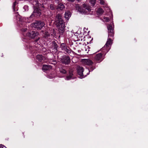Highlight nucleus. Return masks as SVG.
Listing matches in <instances>:
<instances>
[{"instance_id":"f257e3e1","label":"nucleus","mask_w":148,"mask_h":148,"mask_svg":"<svg viewBox=\"0 0 148 148\" xmlns=\"http://www.w3.org/2000/svg\"><path fill=\"white\" fill-rule=\"evenodd\" d=\"M55 21L57 26L59 27V32L62 34L64 32V22L62 19V16L60 14L56 15L55 18Z\"/></svg>"},{"instance_id":"f03ea898","label":"nucleus","mask_w":148,"mask_h":148,"mask_svg":"<svg viewBox=\"0 0 148 148\" xmlns=\"http://www.w3.org/2000/svg\"><path fill=\"white\" fill-rule=\"evenodd\" d=\"M108 30V38L104 47H109L112 44V40L110 37H113L114 36V27L111 24H109L107 26Z\"/></svg>"},{"instance_id":"7ed1b4c3","label":"nucleus","mask_w":148,"mask_h":148,"mask_svg":"<svg viewBox=\"0 0 148 148\" xmlns=\"http://www.w3.org/2000/svg\"><path fill=\"white\" fill-rule=\"evenodd\" d=\"M75 8L76 10L82 14H86L87 11L89 12L91 10L90 6L86 3L83 4L82 6H80L79 4H76Z\"/></svg>"},{"instance_id":"20e7f679","label":"nucleus","mask_w":148,"mask_h":148,"mask_svg":"<svg viewBox=\"0 0 148 148\" xmlns=\"http://www.w3.org/2000/svg\"><path fill=\"white\" fill-rule=\"evenodd\" d=\"M34 11L32 14L30 16L27 18V19H26V21L28 23H30L33 20V17L35 16H39L41 14V10L39 9L38 7L34 6Z\"/></svg>"},{"instance_id":"39448f33","label":"nucleus","mask_w":148,"mask_h":148,"mask_svg":"<svg viewBox=\"0 0 148 148\" xmlns=\"http://www.w3.org/2000/svg\"><path fill=\"white\" fill-rule=\"evenodd\" d=\"M32 27L37 30L41 29L45 25L44 23L42 21H36L35 22L31 24Z\"/></svg>"},{"instance_id":"423d86ee","label":"nucleus","mask_w":148,"mask_h":148,"mask_svg":"<svg viewBox=\"0 0 148 148\" xmlns=\"http://www.w3.org/2000/svg\"><path fill=\"white\" fill-rule=\"evenodd\" d=\"M60 61L62 64L68 65L71 62V59L69 56L64 55L61 58Z\"/></svg>"},{"instance_id":"0eeeda50","label":"nucleus","mask_w":148,"mask_h":148,"mask_svg":"<svg viewBox=\"0 0 148 148\" xmlns=\"http://www.w3.org/2000/svg\"><path fill=\"white\" fill-rule=\"evenodd\" d=\"M103 54L101 53L97 54L94 56V60L98 63H100L103 60Z\"/></svg>"},{"instance_id":"6e6552de","label":"nucleus","mask_w":148,"mask_h":148,"mask_svg":"<svg viewBox=\"0 0 148 148\" xmlns=\"http://www.w3.org/2000/svg\"><path fill=\"white\" fill-rule=\"evenodd\" d=\"M39 34L38 32L37 31H32L28 32L26 34V36L32 38H34L35 36Z\"/></svg>"},{"instance_id":"1a4fd4ad","label":"nucleus","mask_w":148,"mask_h":148,"mask_svg":"<svg viewBox=\"0 0 148 148\" xmlns=\"http://www.w3.org/2000/svg\"><path fill=\"white\" fill-rule=\"evenodd\" d=\"M19 23L21 24V25H23V26L21 30L22 32H25L27 29V27H28V25L27 24H25V22H22L21 19L19 20Z\"/></svg>"},{"instance_id":"9d476101","label":"nucleus","mask_w":148,"mask_h":148,"mask_svg":"<svg viewBox=\"0 0 148 148\" xmlns=\"http://www.w3.org/2000/svg\"><path fill=\"white\" fill-rule=\"evenodd\" d=\"M84 70L83 68L82 67L79 66L77 69V72L78 74L79 75L80 78H82L84 75L83 72Z\"/></svg>"},{"instance_id":"9b49d317","label":"nucleus","mask_w":148,"mask_h":148,"mask_svg":"<svg viewBox=\"0 0 148 148\" xmlns=\"http://www.w3.org/2000/svg\"><path fill=\"white\" fill-rule=\"evenodd\" d=\"M73 70L72 69H70L69 71V75L67 76L65 79L66 80H69L72 78L73 75Z\"/></svg>"},{"instance_id":"f8f14e48","label":"nucleus","mask_w":148,"mask_h":148,"mask_svg":"<svg viewBox=\"0 0 148 148\" xmlns=\"http://www.w3.org/2000/svg\"><path fill=\"white\" fill-rule=\"evenodd\" d=\"M83 62L89 65H92L93 63V62L89 59H84L82 60Z\"/></svg>"},{"instance_id":"ddd939ff","label":"nucleus","mask_w":148,"mask_h":148,"mask_svg":"<svg viewBox=\"0 0 148 148\" xmlns=\"http://www.w3.org/2000/svg\"><path fill=\"white\" fill-rule=\"evenodd\" d=\"M52 69V66L51 65H43L42 67V70L47 71Z\"/></svg>"},{"instance_id":"4468645a","label":"nucleus","mask_w":148,"mask_h":148,"mask_svg":"<svg viewBox=\"0 0 148 148\" xmlns=\"http://www.w3.org/2000/svg\"><path fill=\"white\" fill-rule=\"evenodd\" d=\"M36 58L39 62H41L44 60L45 57L42 55H38L36 56Z\"/></svg>"},{"instance_id":"2eb2a0df","label":"nucleus","mask_w":148,"mask_h":148,"mask_svg":"<svg viewBox=\"0 0 148 148\" xmlns=\"http://www.w3.org/2000/svg\"><path fill=\"white\" fill-rule=\"evenodd\" d=\"M65 8V6L64 4L62 3H59L58 5L57 9L58 10H62L64 9Z\"/></svg>"},{"instance_id":"dca6fc26","label":"nucleus","mask_w":148,"mask_h":148,"mask_svg":"<svg viewBox=\"0 0 148 148\" xmlns=\"http://www.w3.org/2000/svg\"><path fill=\"white\" fill-rule=\"evenodd\" d=\"M30 3L34 6L38 7L39 5L38 4V0H31Z\"/></svg>"},{"instance_id":"f3484780","label":"nucleus","mask_w":148,"mask_h":148,"mask_svg":"<svg viewBox=\"0 0 148 148\" xmlns=\"http://www.w3.org/2000/svg\"><path fill=\"white\" fill-rule=\"evenodd\" d=\"M71 16V13L69 11H67L66 12L64 15V17L65 18L69 19Z\"/></svg>"},{"instance_id":"a211bd4d","label":"nucleus","mask_w":148,"mask_h":148,"mask_svg":"<svg viewBox=\"0 0 148 148\" xmlns=\"http://www.w3.org/2000/svg\"><path fill=\"white\" fill-rule=\"evenodd\" d=\"M59 71L60 73L63 74H66L67 73L66 71L62 68H60Z\"/></svg>"},{"instance_id":"6ab92c4d","label":"nucleus","mask_w":148,"mask_h":148,"mask_svg":"<svg viewBox=\"0 0 148 148\" xmlns=\"http://www.w3.org/2000/svg\"><path fill=\"white\" fill-rule=\"evenodd\" d=\"M104 12V11L103 10L100 8H99L97 10V12L98 14H102Z\"/></svg>"},{"instance_id":"aec40b11","label":"nucleus","mask_w":148,"mask_h":148,"mask_svg":"<svg viewBox=\"0 0 148 148\" xmlns=\"http://www.w3.org/2000/svg\"><path fill=\"white\" fill-rule=\"evenodd\" d=\"M60 48H61L62 50L64 51L67 48L66 45L64 43H62L60 46Z\"/></svg>"},{"instance_id":"412c9836","label":"nucleus","mask_w":148,"mask_h":148,"mask_svg":"<svg viewBox=\"0 0 148 148\" xmlns=\"http://www.w3.org/2000/svg\"><path fill=\"white\" fill-rule=\"evenodd\" d=\"M52 47L54 49H56V51L58 50V46L56 43L55 42H53L52 44Z\"/></svg>"},{"instance_id":"4be33fe9","label":"nucleus","mask_w":148,"mask_h":148,"mask_svg":"<svg viewBox=\"0 0 148 148\" xmlns=\"http://www.w3.org/2000/svg\"><path fill=\"white\" fill-rule=\"evenodd\" d=\"M66 52V53L70 54L71 53V49L69 48H67V47L66 48V49L64 50Z\"/></svg>"},{"instance_id":"5701e85b","label":"nucleus","mask_w":148,"mask_h":148,"mask_svg":"<svg viewBox=\"0 0 148 148\" xmlns=\"http://www.w3.org/2000/svg\"><path fill=\"white\" fill-rule=\"evenodd\" d=\"M50 9L51 10H54L56 8V7L53 4H51L49 6Z\"/></svg>"},{"instance_id":"b1692460","label":"nucleus","mask_w":148,"mask_h":148,"mask_svg":"<svg viewBox=\"0 0 148 148\" xmlns=\"http://www.w3.org/2000/svg\"><path fill=\"white\" fill-rule=\"evenodd\" d=\"M90 2L94 6L96 3V0H90Z\"/></svg>"},{"instance_id":"393cba45","label":"nucleus","mask_w":148,"mask_h":148,"mask_svg":"<svg viewBox=\"0 0 148 148\" xmlns=\"http://www.w3.org/2000/svg\"><path fill=\"white\" fill-rule=\"evenodd\" d=\"M95 68V67L92 66L90 67L88 69V71L89 72L92 71Z\"/></svg>"},{"instance_id":"a878e982","label":"nucleus","mask_w":148,"mask_h":148,"mask_svg":"<svg viewBox=\"0 0 148 148\" xmlns=\"http://www.w3.org/2000/svg\"><path fill=\"white\" fill-rule=\"evenodd\" d=\"M103 19L106 22H108L109 21V18L108 17H103Z\"/></svg>"},{"instance_id":"bb28decb","label":"nucleus","mask_w":148,"mask_h":148,"mask_svg":"<svg viewBox=\"0 0 148 148\" xmlns=\"http://www.w3.org/2000/svg\"><path fill=\"white\" fill-rule=\"evenodd\" d=\"M16 1L14 2L13 3V4L12 7H13V10H14V11H15V6L16 4Z\"/></svg>"},{"instance_id":"cd10ccee","label":"nucleus","mask_w":148,"mask_h":148,"mask_svg":"<svg viewBox=\"0 0 148 148\" xmlns=\"http://www.w3.org/2000/svg\"><path fill=\"white\" fill-rule=\"evenodd\" d=\"M28 6L27 5H25L23 7V8L25 9V10H28Z\"/></svg>"},{"instance_id":"c85d7f7f","label":"nucleus","mask_w":148,"mask_h":148,"mask_svg":"<svg viewBox=\"0 0 148 148\" xmlns=\"http://www.w3.org/2000/svg\"><path fill=\"white\" fill-rule=\"evenodd\" d=\"M100 3L101 4L103 5L104 4V1L103 0H100Z\"/></svg>"},{"instance_id":"c756f323","label":"nucleus","mask_w":148,"mask_h":148,"mask_svg":"<svg viewBox=\"0 0 148 148\" xmlns=\"http://www.w3.org/2000/svg\"><path fill=\"white\" fill-rule=\"evenodd\" d=\"M0 148H6L5 147H3L2 145H0Z\"/></svg>"},{"instance_id":"7c9ffc66","label":"nucleus","mask_w":148,"mask_h":148,"mask_svg":"<svg viewBox=\"0 0 148 148\" xmlns=\"http://www.w3.org/2000/svg\"><path fill=\"white\" fill-rule=\"evenodd\" d=\"M45 34L46 35H47V36H48V35H49V33H48V32H45Z\"/></svg>"}]
</instances>
